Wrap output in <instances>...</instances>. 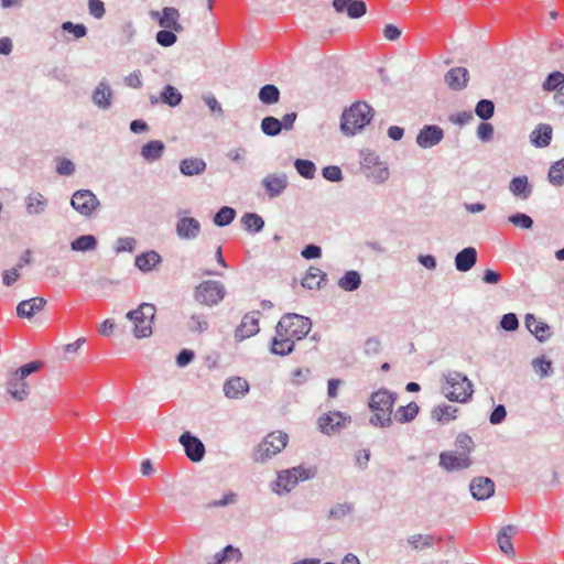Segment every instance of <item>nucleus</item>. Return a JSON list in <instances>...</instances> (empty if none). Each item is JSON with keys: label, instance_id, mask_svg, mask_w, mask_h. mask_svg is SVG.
<instances>
[{"label": "nucleus", "instance_id": "obj_36", "mask_svg": "<svg viewBox=\"0 0 564 564\" xmlns=\"http://www.w3.org/2000/svg\"><path fill=\"white\" fill-rule=\"evenodd\" d=\"M164 151V143L159 140L150 141L142 147L141 154L148 161L159 160Z\"/></svg>", "mask_w": 564, "mask_h": 564}, {"label": "nucleus", "instance_id": "obj_33", "mask_svg": "<svg viewBox=\"0 0 564 564\" xmlns=\"http://www.w3.org/2000/svg\"><path fill=\"white\" fill-rule=\"evenodd\" d=\"M205 161L198 158L184 159L180 164V170L182 174L186 176L202 174L205 171Z\"/></svg>", "mask_w": 564, "mask_h": 564}, {"label": "nucleus", "instance_id": "obj_44", "mask_svg": "<svg viewBox=\"0 0 564 564\" xmlns=\"http://www.w3.org/2000/svg\"><path fill=\"white\" fill-rule=\"evenodd\" d=\"M97 246V240L91 235H85L80 236L79 238L75 239L70 247L75 251H89L94 250Z\"/></svg>", "mask_w": 564, "mask_h": 564}, {"label": "nucleus", "instance_id": "obj_63", "mask_svg": "<svg viewBox=\"0 0 564 564\" xmlns=\"http://www.w3.org/2000/svg\"><path fill=\"white\" fill-rule=\"evenodd\" d=\"M383 35L389 41H395L401 35V30L394 24H387L383 29Z\"/></svg>", "mask_w": 564, "mask_h": 564}, {"label": "nucleus", "instance_id": "obj_18", "mask_svg": "<svg viewBox=\"0 0 564 564\" xmlns=\"http://www.w3.org/2000/svg\"><path fill=\"white\" fill-rule=\"evenodd\" d=\"M262 185L265 188V192L269 197H276L281 195L286 188L288 177L283 173L269 174L263 178Z\"/></svg>", "mask_w": 564, "mask_h": 564}, {"label": "nucleus", "instance_id": "obj_25", "mask_svg": "<svg viewBox=\"0 0 564 564\" xmlns=\"http://www.w3.org/2000/svg\"><path fill=\"white\" fill-rule=\"evenodd\" d=\"M524 322L530 333L540 341H544L551 336L549 325L538 319L533 314H528Z\"/></svg>", "mask_w": 564, "mask_h": 564}, {"label": "nucleus", "instance_id": "obj_50", "mask_svg": "<svg viewBox=\"0 0 564 564\" xmlns=\"http://www.w3.org/2000/svg\"><path fill=\"white\" fill-rule=\"evenodd\" d=\"M237 501V495L235 492H227L224 495V497L219 500H213L208 501L204 505V508L212 509V508H223L230 503H235Z\"/></svg>", "mask_w": 564, "mask_h": 564}, {"label": "nucleus", "instance_id": "obj_19", "mask_svg": "<svg viewBox=\"0 0 564 564\" xmlns=\"http://www.w3.org/2000/svg\"><path fill=\"white\" fill-rule=\"evenodd\" d=\"M444 133L437 126H425L417 134L416 142L421 148H432L441 142Z\"/></svg>", "mask_w": 564, "mask_h": 564}, {"label": "nucleus", "instance_id": "obj_20", "mask_svg": "<svg viewBox=\"0 0 564 564\" xmlns=\"http://www.w3.org/2000/svg\"><path fill=\"white\" fill-rule=\"evenodd\" d=\"M46 305V300L41 296H35L20 302L17 306V315L20 318H31L36 313L41 312Z\"/></svg>", "mask_w": 564, "mask_h": 564}, {"label": "nucleus", "instance_id": "obj_28", "mask_svg": "<svg viewBox=\"0 0 564 564\" xmlns=\"http://www.w3.org/2000/svg\"><path fill=\"white\" fill-rule=\"evenodd\" d=\"M552 139V128L549 124H539L530 134L532 144L536 148H545Z\"/></svg>", "mask_w": 564, "mask_h": 564}, {"label": "nucleus", "instance_id": "obj_13", "mask_svg": "<svg viewBox=\"0 0 564 564\" xmlns=\"http://www.w3.org/2000/svg\"><path fill=\"white\" fill-rule=\"evenodd\" d=\"M180 443L184 447L185 454L194 463L200 462L205 455V445L193 436L189 432H184L180 437Z\"/></svg>", "mask_w": 564, "mask_h": 564}, {"label": "nucleus", "instance_id": "obj_53", "mask_svg": "<svg viewBox=\"0 0 564 564\" xmlns=\"http://www.w3.org/2000/svg\"><path fill=\"white\" fill-rule=\"evenodd\" d=\"M509 221L512 225L523 229H530L533 225L532 219L528 215L522 213H518L516 215L510 216Z\"/></svg>", "mask_w": 564, "mask_h": 564}, {"label": "nucleus", "instance_id": "obj_59", "mask_svg": "<svg viewBox=\"0 0 564 564\" xmlns=\"http://www.w3.org/2000/svg\"><path fill=\"white\" fill-rule=\"evenodd\" d=\"M75 171L73 162L68 159H61L56 166V172L59 175H70Z\"/></svg>", "mask_w": 564, "mask_h": 564}, {"label": "nucleus", "instance_id": "obj_27", "mask_svg": "<svg viewBox=\"0 0 564 564\" xmlns=\"http://www.w3.org/2000/svg\"><path fill=\"white\" fill-rule=\"evenodd\" d=\"M47 207L46 197L40 192H33L25 198V208L29 215H39Z\"/></svg>", "mask_w": 564, "mask_h": 564}, {"label": "nucleus", "instance_id": "obj_21", "mask_svg": "<svg viewBox=\"0 0 564 564\" xmlns=\"http://www.w3.org/2000/svg\"><path fill=\"white\" fill-rule=\"evenodd\" d=\"M260 330L259 318L256 313L246 314L237 327L235 336L239 340L247 339Z\"/></svg>", "mask_w": 564, "mask_h": 564}, {"label": "nucleus", "instance_id": "obj_22", "mask_svg": "<svg viewBox=\"0 0 564 564\" xmlns=\"http://www.w3.org/2000/svg\"><path fill=\"white\" fill-rule=\"evenodd\" d=\"M249 391V383L241 377H230L224 383V393L227 398L239 399Z\"/></svg>", "mask_w": 564, "mask_h": 564}, {"label": "nucleus", "instance_id": "obj_30", "mask_svg": "<svg viewBox=\"0 0 564 564\" xmlns=\"http://www.w3.org/2000/svg\"><path fill=\"white\" fill-rule=\"evenodd\" d=\"M161 256L156 251H147L135 258V265L143 272L153 270L160 262Z\"/></svg>", "mask_w": 564, "mask_h": 564}, {"label": "nucleus", "instance_id": "obj_12", "mask_svg": "<svg viewBox=\"0 0 564 564\" xmlns=\"http://www.w3.org/2000/svg\"><path fill=\"white\" fill-rule=\"evenodd\" d=\"M349 421L350 416L334 411L323 414L318 419V426L324 434L332 435L337 433L340 427L345 426Z\"/></svg>", "mask_w": 564, "mask_h": 564}, {"label": "nucleus", "instance_id": "obj_2", "mask_svg": "<svg viewBox=\"0 0 564 564\" xmlns=\"http://www.w3.org/2000/svg\"><path fill=\"white\" fill-rule=\"evenodd\" d=\"M373 118L372 108L362 101L352 104L341 115L340 130L346 135H354L365 128Z\"/></svg>", "mask_w": 564, "mask_h": 564}, {"label": "nucleus", "instance_id": "obj_9", "mask_svg": "<svg viewBox=\"0 0 564 564\" xmlns=\"http://www.w3.org/2000/svg\"><path fill=\"white\" fill-rule=\"evenodd\" d=\"M225 288L218 281H203L194 291L195 300L203 305L213 306L225 297Z\"/></svg>", "mask_w": 564, "mask_h": 564}, {"label": "nucleus", "instance_id": "obj_60", "mask_svg": "<svg viewBox=\"0 0 564 564\" xmlns=\"http://www.w3.org/2000/svg\"><path fill=\"white\" fill-rule=\"evenodd\" d=\"M494 134V128L490 123L482 122L478 126L477 135L484 141H488Z\"/></svg>", "mask_w": 564, "mask_h": 564}, {"label": "nucleus", "instance_id": "obj_55", "mask_svg": "<svg viewBox=\"0 0 564 564\" xmlns=\"http://www.w3.org/2000/svg\"><path fill=\"white\" fill-rule=\"evenodd\" d=\"M500 325L505 330L513 332L519 327V321L516 314L508 313L502 316Z\"/></svg>", "mask_w": 564, "mask_h": 564}, {"label": "nucleus", "instance_id": "obj_54", "mask_svg": "<svg viewBox=\"0 0 564 564\" xmlns=\"http://www.w3.org/2000/svg\"><path fill=\"white\" fill-rule=\"evenodd\" d=\"M552 362L545 358H536L533 361V368L540 377H546L550 373Z\"/></svg>", "mask_w": 564, "mask_h": 564}, {"label": "nucleus", "instance_id": "obj_29", "mask_svg": "<svg viewBox=\"0 0 564 564\" xmlns=\"http://www.w3.org/2000/svg\"><path fill=\"white\" fill-rule=\"evenodd\" d=\"M295 343L285 336L282 332L276 329V335L272 341V352L275 355L285 356L294 348Z\"/></svg>", "mask_w": 564, "mask_h": 564}, {"label": "nucleus", "instance_id": "obj_46", "mask_svg": "<svg viewBox=\"0 0 564 564\" xmlns=\"http://www.w3.org/2000/svg\"><path fill=\"white\" fill-rule=\"evenodd\" d=\"M241 221H242L246 230H248V231L258 232L264 226L263 219L259 215L252 214V213L243 215L241 218Z\"/></svg>", "mask_w": 564, "mask_h": 564}, {"label": "nucleus", "instance_id": "obj_41", "mask_svg": "<svg viewBox=\"0 0 564 564\" xmlns=\"http://www.w3.org/2000/svg\"><path fill=\"white\" fill-rule=\"evenodd\" d=\"M160 100L163 104L175 107L181 104L182 95L175 87L167 85L161 93Z\"/></svg>", "mask_w": 564, "mask_h": 564}, {"label": "nucleus", "instance_id": "obj_39", "mask_svg": "<svg viewBox=\"0 0 564 564\" xmlns=\"http://www.w3.org/2000/svg\"><path fill=\"white\" fill-rule=\"evenodd\" d=\"M259 99L264 105L276 104L280 100V90L274 85H264L260 88Z\"/></svg>", "mask_w": 564, "mask_h": 564}, {"label": "nucleus", "instance_id": "obj_10", "mask_svg": "<svg viewBox=\"0 0 564 564\" xmlns=\"http://www.w3.org/2000/svg\"><path fill=\"white\" fill-rule=\"evenodd\" d=\"M70 205L80 215L89 217L98 208L99 200L91 191L80 189L74 193Z\"/></svg>", "mask_w": 564, "mask_h": 564}, {"label": "nucleus", "instance_id": "obj_24", "mask_svg": "<svg viewBox=\"0 0 564 564\" xmlns=\"http://www.w3.org/2000/svg\"><path fill=\"white\" fill-rule=\"evenodd\" d=\"M153 17H159V24L164 29L174 32H181L183 30V26L178 23L180 12L175 8L166 7L162 10L161 15L159 12H154Z\"/></svg>", "mask_w": 564, "mask_h": 564}, {"label": "nucleus", "instance_id": "obj_3", "mask_svg": "<svg viewBox=\"0 0 564 564\" xmlns=\"http://www.w3.org/2000/svg\"><path fill=\"white\" fill-rule=\"evenodd\" d=\"M442 392L452 402L465 403L474 393V387L467 376L452 371L444 376Z\"/></svg>", "mask_w": 564, "mask_h": 564}, {"label": "nucleus", "instance_id": "obj_7", "mask_svg": "<svg viewBox=\"0 0 564 564\" xmlns=\"http://www.w3.org/2000/svg\"><path fill=\"white\" fill-rule=\"evenodd\" d=\"M276 329L295 343L310 333L311 321L302 315L286 314L278 323Z\"/></svg>", "mask_w": 564, "mask_h": 564}, {"label": "nucleus", "instance_id": "obj_56", "mask_svg": "<svg viewBox=\"0 0 564 564\" xmlns=\"http://www.w3.org/2000/svg\"><path fill=\"white\" fill-rule=\"evenodd\" d=\"M62 29L67 32H72L76 39L84 37L87 33L84 24H74L69 21L64 22Z\"/></svg>", "mask_w": 564, "mask_h": 564}, {"label": "nucleus", "instance_id": "obj_42", "mask_svg": "<svg viewBox=\"0 0 564 564\" xmlns=\"http://www.w3.org/2000/svg\"><path fill=\"white\" fill-rule=\"evenodd\" d=\"M360 275L356 271H348L338 281V285L345 291H354L360 285Z\"/></svg>", "mask_w": 564, "mask_h": 564}, {"label": "nucleus", "instance_id": "obj_16", "mask_svg": "<svg viewBox=\"0 0 564 564\" xmlns=\"http://www.w3.org/2000/svg\"><path fill=\"white\" fill-rule=\"evenodd\" d=\"M333 7L339 13L346 11L351 19H358L367 11L366 3L360 0H334Z\"/></svg>", "mask_w": 564, "mask_h": 564}, {"label": "nucleus", "instance_id": "obj_52", "mask_svg": "<svg viewBox=\"0 0 564 564\" xmlns=\"http://www.w3.org/2000/svg\"><path fill=\"white\" fill-rule=\"evenodd\" d=\"M156 41L162 46H171L176 42V35L172 30H161L156 33Z\"/></svg>", "mask_w": 564, "mask_h": 564}, {"label": "nucleus", "instance_id": "obj_17", "mask_svg": "<svg viewBox=\"0 0 564 564\" xmlns=\"http://www.w3.org/2000/svg\"><path fill=\"white\" fill-rule=\"evenodd\" d=\"M444 80L452 90H462L469 82V73L465 67H453L445 74Z\"/></svg>", "mask_w": 564, "mask_h": 564}, {"label": "nucleus", "instance_id": "obj_23", "mask_svg": "<svg viewBox=\"0 0 564 564\" xmlns=\"http://www.w3.org/2000/svg\"><path fill=\"white\" fill-rule=\"evenodd\" d=\"M516 533H517V527H514L512 524H508V525H505L499 531L498 536H497V543H498L499 550L503 554H506L512 558L516 555L513 544H512V538L516 535Z\"/></svg>", "mask_w": 564, "mask_h": 564}, {"label": "nucleus", "instance_id": "obj_40", "mask_svg": "<svg viewBox=\"0 0 564 564\" xmlns=\"http://www.w3.org/2000/svg\"><path fill=\"white\" fill-rule=\"evenodd\" d=\"M187 329L192 333H204L208 329V321L204 314H192L186 323Z\"/></svg>", "mask_w": 564, "mask_h": 564}, {"label": "nucleus", "instance_id": "obj_51", "mask_svg": "<svg viewBox=\"0 0 564 564\" xmlns=\"http://www.w3.org/2000/svg\"><path fill=\"white\" fill-rule=\"evenodd\" d=\"M455 446L460 449V453H467V455H469L474 446V442L469 435L460 433L456 437Z\"/></svg>", "mask_w": 564, "mask_h": 564}, {"label": "nucleus", "instance_id": "obj_11", "mask_svg": "<svg viewBox=\"0 0 564 564\" xmlns=\"http://www.w3.org/2000/svg\"><path fill=\"white\" fill-rule=\"evenodd\" d=\"M471 463V458L467 453H460L458 451L443 452L440 455V466L447 471L468 468Z\"/></svg>", "mask_w": 564, "mask_h": 564}, {"label": "nucleus", "instance_id": "obj_4", "mask_svg": "<svg viewBox=\"0 0 564 564\" xmlns=\"http://www.w3.org/2000/svg\"><path fill=\"white\" fill-rule=\"evenodd\" d=\"M156 308L151 303H142L134 311L127 314V318L131 322V332L138 339L150 337L153 333V324Z\"/></svg>", "mask_w": 564, "mask_h": 564}, {"label": "nucleus", "instance_id": "obj_5", "mask_svg": "<svg viewBox=\"0 0 564 564\" xmlns=\"http://www.w3.org/2000/svg\"><path fill=\"white\" fill-rule=\"evenodd\" d=\"M43 362L35 360L17 369L9 378L8 390L11 397L18 401H23L29 395V384L25 379L31 373L42 369Z\"/></svg>", "mask_w": 564, "mask_h": 564}, {"label": "nucleus", "instance_id": "obj_37", "mask_svg": "<svg viewBox=\"0 0 564 564\" xmlns=\"http://www.w3.org/2000/svg\"><path fill=\"white\" fill-rule=\"evenodd\" d=\"M419 412V406L415 402H410L404 406H400L394 412V419L400 423L412 421Z\"/></svg>", "mask_w": 564, "mask_h": 564}, {"label": "nucleus", "instance_id": "obj_61", "mask_svg": "<svg viewBox=\"0 0 564 564\" xmlns=\"http://www.w3.org/2000/svg\"><path fill=\"white\" fill-rule=\"evenodd\" d=\"M507 412L503 405H497L490 414V423L499 424L506 419Z\"/></svg>", "mask_w": 564, "mask_h": 564}, {"label": "nucleus", "instance_id": "obj_57", "mask_svg": "<svg viewBox=\"0 0 564 564\" xmlns=\"http://www.w3.org/2000/svg\"><path fill=\"white\" fill-rule=\"evenodd\" d=\"M89 13L96 19H100L105 14V4L101 0H89L88 1Z\"/></svg>", "mask_w": 564, "mask_h": 564}, {"label": "nucleus", "instance_id": "obj_6", "mask_svg": "<svg viewBox=\"0 0 564 564\" xmlns=\"http://www.w3.org/2000/svg\"><path fill=\"white\" fill-rule=\"evenodd\" d=\"M288 440V434L284 432L275 431L269 433L254 449V462L263 463L279 454L283 448H285Z\"/></svg>", "mask_w": 564, "mask_h": 564}, {"label": "nucleus", "instance_id": "obj_47", "mask_svg": "<svg viewBox=\"0 0 564 564\" xmlns=\"http://www.w3.org/2000/svg\"><path fill=\"white\" fill-rule=\"evenodd\" d=\"M235 216H236L235 209L231 207L225 206V207H221L217 212V214L214 217V223L219 227H224V226L229 225L235 219Z\"/></svg>", "mask_w": 564, "mask_h": 564}, {"label": "nucleus", "instance_id": "obj_1", "mask_svg": "<svg viewBox=\"0 0 564 564\" xmlns=\"http://www.w3.org/2000/svg\"><path fill=\"white\" fill-rule=\"evenodd\" d=\"M395 401L397 395L386 389H380L371 393L368 402L371 412L369 422L379 427L389 426L391 424Z\"/></svg>", "mask_w": 564, "mask_h": 564}, {"label": "nucleus", "instance_id": "obj_15", "mask_svg": "<svg viewBox=\"0 0 564 564\" xmlns=\"http://www.w3.org/2000/svg\"><path fill=\"white\" fill-rule=\"evenodd\" d=\"M471 496L477 500L490 498L495 492V484L488 477H476L470 482Z\"/></svg>", "mask_w": 564, "mask_h": 564}, {"label": "nucleus", "instance_id": "obj_64", "mask_svg": "<svg viewBox=\"0 0 564 564\" xmlns=\"http://www.w3.org/2000/svg\"><path fill=\"white\" fill-rule=\"evenodd\" d=\"M124 82H126L127 86H129L131 88H140L141 85H142L141 72L140 70H135V72L129 74L124 78Z\"/></svg>", "mask_w": 564, "mask_h": 564}, {"label": "nucleus", "instance_id": "obj_31", "mask_svg": "<svg viewBox=\"0 0 564 564\" xmlns=\"http://www.w3.org/2000/svg\"><path fill=\"white\" fill-rule=\"evenodd\" d=\"M112 91L108 84L100 83L93 94V101L96 106L107 109L111 105Z\"/></svg>", "mask_w": 564, "mask_h": 564}, {"label": "nucleus", "instance_id": "obj_34", "mask_svg": "<svg viewBox=\"0 0 564 564\" xmlns=\"http://www.w3.org/2000/svg\"><path fill=\"white\" fill-rule=\"evenodd\" d=\"M458 409L448 404L434 406L431 411V416L438 423L449 422L456 419Z\"/></svg>", "mask_w": 564, "mask_h": 564}, {"label": "nucleus", "instance_id": "obj_35", "mask_svg": "<svg viewBox=\"0 0 564 564\" xmlns=\"http://www.w3.org/2000/svg\"><path fill=\"white\" fill-rule=\"evenodd\" d=\"M326 274L318 268L311 267L302 280V285L307 289H318L325 281Z\"/></svg>", "mask_w": 564, "mask_h": 564}, {"label": "nucleus", "instance_id": "obj_26", "mask_svg": "<svg viewBox=\"0 0 564 564\" xmlns=\"http://www.w3.org/2000/svg\"><path fill=\"white\" fill-rule=\"evenodd\" d=\"M477 261V251L473 247L463 249L456 254L455 265L458 271L466 272L470 270Z\"/></svg>", "mask_w": 564, "mask_h": 564}, {"label": "nucleus", "instance_id": "obj_49", "mask_svg": "<svg viewBox=\"0 0 564 564\" xmlns=\"http://www.w3.org/2000/svg\"><path fill=\"white\" fill-rule=\"evenodd\" d=\"M494 110V102L488 99H482L477 104L475 112L479 118L487 120L492 117Z\"/></svg>", "mask_w": 564, "mask_h": 564}, {"label": "nucleus", "instance_id": "obj_43", "mask_svg": "<svg viewBox=\"0 0 564 564\" xmlns=\"http://www.w3.org/2000/svg\"><path fill=\"white\" fill-rule=\"evenodd\" d=\"M282 122L274 117H265L261 121L262 132L267 135L274 137L278 135L282 130Z\"/></svg>", "mask_w": 564, "mask_h": 564}, {"label": "nucleus", "instance_id": "obj_45", "mask_svg": "<svg viewBox=\"0 0 564 564\" xmlns=\"http://www.w3.org/2000/svg\"><path fill=\"white\" fill-rule=\"evenodd\" d=\"M564 84V74L561 72L551 73L545 82L543 83V89L545 91H558Z\"/></svg>", "mask_w": 564, "mask_h": 564}, {"label": "nucleus", "instance_id": "obj_62", "mask_svg": "<svg viewBox=\"0 0 564 564\" xmlns=\"http://www.w3.org/2000/svg\"><path fill=\"white\" fill-rule=\"evenodd\" d=\"M19 270L18 267H14L3 272V283L7 286L12 285L20 278Z\"/></svg>", "mask_w": 564, "mask_h": 564}, {"label": "nucleus", "instance_id": "obj_58", "mask_svg": "<svg viewBox=\"0 0 564 564\" xmlns=\"http://www.w3.org/2000/svg\"><path fill=\"white\" fill-rule=\"evenodd\" d=\"M323 176L332 182H338L341 180V171L338 166L328 165L323 169Z\"/></svg>", "mask_w": 564, "mask_h": 564}, {"label": "nucleus", "instance_id": "obj_48", "mask_svg": "<svg viewBox=\"0 0 564 564\" xmlns=\"http://www.w3.org/2000/svg\"><path fill=\"white\" fill-rule=\"evenodd\" d=\"M297 173L305 178H313L316 172L315 164L310 160L297 159L294 163Z\"/></svg>", "mask_w": 564, "mask_h": 564}, {"label": "nucleus", "instance_id": "obj_8", "mask_svg": "<svg viewBox=\"0 0 564 564\" xmlns=\"http://www.w3.org/2000/svg\"><path fill=\"white\" fill-rule=\"evenodd\" d=\"M315 476V470L312 468H305L303 466L293 467L290 469L282 470L278 474L276 491L280 494L290 492L299 481H305Z\"/></svg>", "mask_w": 564, "mask_h": 564}, {"label": "nucleus", "instance_id": "obj_14", "mask_svg": "<svg viewBox=\"0 0 564 564\" xmlns=\"http://www.w3.org/2000/svg\"><path fill=\"white\" fill-rule=\"evenodd\" d=\"M200 224L193 217H182L176 223V235L180 239L189 240L198 237Z\"/></svg>", "mask_w": 564, "mask_h": 564}, {"label": "nucleus", "instance_id": "obj_38", "mask_svg": "<svg viewBox=\"0 0 564 564\" xmlns=\"http://www.w3.org/2000/svg\"><path fill=\"white\" fill-rule=\"evenodd\" d=\"M547 178L549 182L554 186L564 185V158L551 165Z\"/></svg>", "mask_w": 564, "mask_h": 564}, {"label": "nucleus", "instance_id": "obj_32", "mask_svg": "<svg viewBox=\"0 0 564 564\" xmlns=\"http://www.w3.org/2000/svg\"><path fill=\"white\" fill-rule=\"evenodd\" d=\"M509 189L514 196L521 199H527L532 192L527 176L513 177L510 182Z\"/></svg>", "mask_w": 564, "mask_h": 564}]
</instances>
